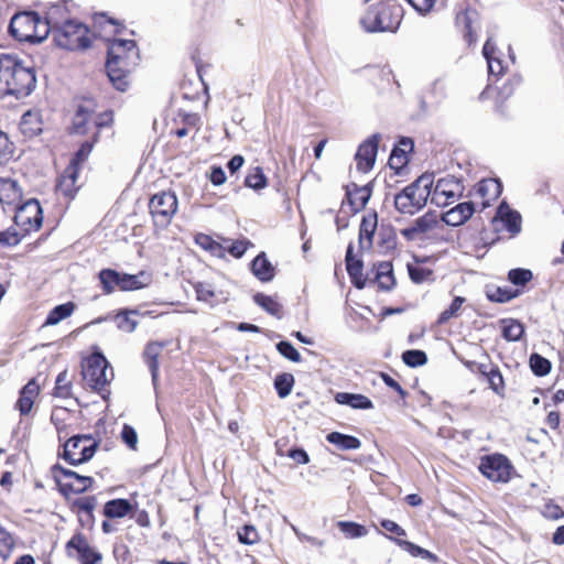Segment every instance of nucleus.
Segmentation results:
<instances>
[{"mask_svg":"<svg viewBox=\"0 0 564 564\" xmlns=\"http://www.w3.org/2000/svg\"><path fill=\"white\" fill-rule=\"evenodd\" d=\"M258 532L254 527L252 525H245L239 532H238V539L243 544H254L258 541Z\"/></svg>","mask_w":564,"mask_h":564,"instance_id":"53","label":"nucleus"},{"mask_svg":"<svg viewBox=\"0 0 564 564\" xmlns=\"http://www.w3.org/2000/svg\"><path fill=\"white\" fill-rule=\"evenodd\" d=\"M417 12L425 14L434 7L435 0H406Z\"/></svg>","mask_w":564,"mask_h":564,"instance_id":"57","label":"nucleus"},{"mask_svg":"<svg viewBox=\"0 0 564 564\" xmlns=\"http://www.w3.org/2000/svg\"><path fill=\"white\" fill-rule=\"evenodd\" d=\"M137 315L138 311L119 312L115 317L118 328L127 333H132L138 325V322L132 316Z\"/></svg>","mask_w":564,"mask_h":564,"instance_id":"39","label":"nucleus"},{"mask_svg":"<svg viewBox=\"0 0 564 564\" xmlns=\"http://www.w3.org/2000/svg\"><path fill=\"white\" fill-rule=\"evenodd\" d=\"M401 18L402 8L397 2H380L368 9L360 23L367 32H395Z\"/></svg>","mask_w":564,"mask_h":564,"instance_id":"5","label":"nucleus"},{"mask_svg":"<svg viewBox=\"0 0 564 564\" xmlns=\"http://www.w3.org/2000/svg\"><path fill=\"white\" fill-rule=\"evenodd\" d=\"M121 438L128 445L129 448H131V449L137 448L138 435H137L135 430L132 426H130L128 424L123 425V429L121 431Z\"/></svg>","mask_w":564,"mask_h":564,"instance_id":"54","label":"nucleus"},{"mask_svg":"<svg viewBox=\"0 0 564 564\" xmlns=\"http://www.w3.org/2000/svg\"><path fill=\"white\" fill-rule=\"evenodd\" d=\"M403 362L409 367H420L427 362V356L423 350L410 349L402 354Z\"/></svg>","mask_w":564,"mask_h":564,"instance_id":"44","label":"nucleus"},{"mask_svg":"<svg viewBox=\"0 0 564 564\" xmlns=\"http://www.w3.org/2000/svg\"><path fill=\"white\" fill-rule=\"evenodd\" d=\"M530 368L539 377L546 376L551 371V362L543 356L534 352L530 356Z\"/></svg>","mask_w":564,"mask_h":564,"instance_id":"41","label":"nucleus"},{"mask_svg":"<svg viewBox=\"0 0 564 564\" xmlns=\"http://www.w3.org/2000/svg\"><path fill=\"white\" fill-rule=\"evenodd\" d=\"M511 468L509 459L501 454L484 457L479 466L481 474L495 482L509 481Z\"/></svg>","mask_w":564,"mask_h":564,"instance_id":"12","label":"nucleus"},{"mask_svg":"<svg viewBox=\"0 0 564 564\" xmlns=\"http://www.w3.org/2000/svg\"><path fill=\"white\" fill-rule=\"evenodd\" d=\"M488 383L498 395L503 397L505 382L500 370L497 367H490L488 371Z\"/></svg>","mask_w":564,"mask_h":564,"instance_id":"48","label":"nucleus"},{"mask_svg":"<svg viewBox=\"0 0 564 564\" xmlns=\"http://www.w3.org/2000/svg\"><path fill=\"white\" fill-rule=\"evenodd\" d=\"M166 346V343L163 341H151L147 345L144 349V358L149 366L152 381L155 384L159 376V356L162 352L163 348Z\"/></svg>","mask_w":564,"mask_h":564,"instance_id":"26","label":"nucleus"},{"mask_svg":"<svg viewBox=\"0 0 564 564\" xmlns=\"http://www.w3.org/2000/svg\"><path fill=\"white\" fill-rule=\"evenodd\" d=\"M20 242V237L15 231L6 230L0 232V243L3 246H15Z\"/></svg>","mask_w":564,"mask_h":564,"instance_id":"59","label":"nucleus"},{"mask_svg":"<svg viewBox=\"0 0 564 564\" xmlns=\"http://www.w3.org/2000/svg\"><path fill=\"white\" fill-rule=\"evenodd\" d=\"M68 555L76 551L82 564H96L101 561V554L93 549L83 534H75L66 544Z\"/></svg>","mask_w":564,"mask_h":564,"instance_id":"16","label":"nucleus"},{"mask_svg":"<svg viewBox=\"0 0 564 564\" xmlns=\"http://www.w3.org/2000/svg\"><path fill=\"white\" fill-rule=\"evenodd\" d=\"M338 528L345 536L349 539L361 538L368 533V530L364 525L351 521H339Z\"/></svg>","mask_w":564,"mask_h":564,"instance_id":"42","label":"nucleus"},{"mask_svg":"<svg viewBox=\"0 0 564 564\" xmlns=\"http://www.w3.org/2000/svg\"><path fill=\"white\" fill-rule=\"evenodd\" d=\"M209 180L216 186L223 185L226 182L225 171L220 166L212 167Z\"/></svg>","mask_w":564,"mask_h":564,"instance_id":"63","label":"nucleus"},{"mask_svg":"<svg viewBox=\"0 0 564 564\" xmlns=\"http://www.w3.org/2000/svg\"><path fill=\"white\" fill-rule=\"evenodd\" d=\"M464 185L455 176L447 175L437 180L433 192L431 191V203L436 206H447L463 196Z\"/></svg>","mask_w":564,"mask_h":564,"instance_id":"11","label":"nucleus"},{"mask_svg":"<svg viewBox=\"0 0 564 564\" xmlns=\"http://www.w3.org/2000/svg\"><path fill=\"white\" fill-rule=\"evenodd\" d=\"M519 295V291L512 290L508 286L492 288L487 290V297L491 302L507 303Z\"/></svg>","mask_w":564,"mask_h":564,"instance_id":"37","label":"nucleus"},{"mask_svg":"<svg viewBox=\"0 0 564 564\" xmlns=\"http://www.w3.org/2000/svg\"><path fill=\"white\" fill-rule=\"evenodd\" d=\"M413 141L410 138H402L399 147H395L389 158L391 169L399 171L408 163V152L413 150Z\"/></svg>","mask_w":564,"mask_h":564,"instance_id":"21","label":"nucleus"},{"mask_svg":"<svg viewBox=\"0 0 564 564\" xmlns=\"http://www.w3.org/2000/svg\"><path fill=\"white\" fill-rule=\"evenodd\" d=\"M464 302L465 297L456 296L451 303L449 307L440 314L437 324L443 325L447 323L452 317L457 316L458 311L460 310Z\"/></svg>","mask_w":564,"mask_h":564,"instance_id":"50","label":"nucleus"},{"mask_svg":"<svg viewBox=\"0 0 564 564\" xmlns=\"http://www.w3.org/2000/svg\"><path fill=\"white\" fill-rule=\"evenodd\" d=\"M494 224L501 223L511 236H516L521 231V216L517 210L511 209L506 203H501L498 207Z\"/></svg>","mask_w":564,"mask_h":564,"instance_id":"18","label":"nucleus"},{"mask_svg":"<svg viewBox=\"0 0 564 564\" xmlns=\"http://www.w3.org/2000/svg\"><path fill=\"white\" fill-rule=\"evenodd\" d=\"M91 113L83 106H79L73 120L72 130L74 133L84 134L87 131L86 124Z\"/></svg>","mask_w":564,"mask_h":564,"instance_id":"43","label":"nucleus"},{"mask_svg":"<svg viewBox=\"0 0 564 564\" xmlns=\"http://www.w3.org/2000/svg\"><path fill=\"white\" fill-rule=\"evenodd\" d=\"M379 140L380 134L376 133L359 145L355 155L358 171L367 173L373 167L378 152Z\"/></svg>","mask_w":564,"mask_h":564,"instance_id":"14","label":"nucleus"},{"mask_svg":"<svg viewBox=\"0 0 564 564\" xmlns=\"http://www.w3.org/2000/svg\"><path fill=\"white\" fill-rule=\"evenodd\" d=\"M354 189L347 188V197L349 204L352 206L355 212H359L364 209L370 199L371 196V183H368L361 187H358L356 184H352Z\"/></svg>","mask_w":564,"mask_h":564,"instance_id":"25","label":"nucleus"},{"mask_svg":"<svg viewBox=\"0 0 564 564\" xmlns=\"http://www.w3.org/2000/svg\"><path fill=\"white\" fill-rule=\"evenodd\" d=\"M434 184L433 174H422L414 182L405 186L394 196L395 209L404 215H414L420 212L431 196Z\"/></svg>","mask_w":564,"mask_h":564,"instance_id":"4","label":"nucleus"},{"mask_svg":"<svg viewBox=\"0 0 564 564\" xmlns=\"http://www.w3.org/2000/svg\"><path fill=\"white\" fill-rule=\"evenodd\" d=\"M246 186L259 191L268 185L267 177L261 167H256L252 173H249L245 178Z\"/></svg>","mask_w":564,"mask_h":564,"instance_id":"45","label":"nucleus"},{"mask_svg":"<svg viewBox=\"0 0 564 564\" xmlns=\"http://www.w3.org/2000/svg\"><path fill=\"white\" fill-rule=\"evenodd\" d=\"M248 243L249 242H247V241H235L228 248V251L231 256H234L236 258H240L246 253Z\"/></svg>","mask_w":564,"mask_h":564,"instance_id":"64","label":"nucleus"},{"mask_svg":"<svg viewBox=\"0 0 564 564\" xmlns=\"http://www.w3.org/2000/svg\"><path fill=\"white\" fill-rule=\"evenodd\" d=\"M53 473H54V477L56 478H61L58 476V474H61L65 479H67V481H74L77 479V477L79 476V474H77L76 471L74 470H70V469H66L59 465H55L53 467Z\"/></svg>","mask_w":564,"mask_h":564,"instance_id":"61","label":"nucleus"},{"mask_svg":"<svg viewBox=\"0 0 564 564\" xmlns=\"http://www.w3.org/2000/svg\"><path fill=\"white\" fill-rule=\"evenodd\" d=\"M54 395L58 398H69L72 395V384L66 370L62 371L56 378Z\"/></svg>","mask_w":564,"mask_h":564,"instance_id":"47","label":"nucleus"},{"mask_svg":"<svg viewBox=\"0 0 564 564\" xmlns=\"http://www.w3.org/2000/svg\"><path fill=\"white\" fill-rule=\"evenodd\" d=\"M56 482L64 495L82 494L91 487L94 479L89 476L79 475L74 481H63L56 477Z\"/></svg>","mask_w":564,"mask_h":564,"instance_id":"29","label":"nucleus"},{"mask_svg":"<svg viewBox=\"0 0 564 564\" xmlns=\"http://www.w3.org/2000/svg\"><path fill=\"white\" fill-rule=\"evenodd\" d=\"M390 540L394 541L397 545H399L401 549H403L405 552H408L413 557H421L424 560H427L432 563H437L438 557L434 553L430 552L429 550H425L410 541L402 540L399 538H392L389 535H386Z\"/></svg>","mask_w":564,"mask_h":564,"instance_id":"28","label":"nucleus"},{"mask_svg":"<svg viewBox=\"0 0 564 564\" xmlns=\"http://www.w3.org/2000/svg\"><path fill=\"white\" fill-rule=\"evenodd\" d=\"M63 10L62 4H55L48 9V28L54 43L68 51L88 48L90 39L87 26L76 20L61 21L58 15Z\"/></svg>","mask_w":564,"mask_h":564,"instance_id":"3","label":"nucleus"},{"mask_svg":"<svg viewBox=\"0 0 564 564\" xmlns=\"http://www.w3.org/2000/svg\"><path fill=\"white\" fill-rule=\"evenodd\" d=\"M98 442L91 435H74L64 444L63 458L70 465H79L93 458Z\"/></svg>","mask_w":564,"mask_h":564,"instance_id":"9","label":"nucleus"},{"mask_svg":"<svg viewBox=\"0 0 564 564\" xmlns=\"http://www.w3.org/2000/svg\"><path fill=\"white\" fill-rule=\"evenodd\" d=\"M376 280L378 285L383 291H390L395 284L393 276V268L391 262H380L377 265Z\"/></svg>","mask_w":564,"mask_h":564,"instance_id":"33","label":"nucleus"},{"mask_svg":"<svg viewBox=\"0 0 564 564\" xmlns=\"http://www.w3.org/2000/svg\"><path fill=\"white\" fill-rule=\"evenodd\" d=\"M195 242L204 250L209 251L214 256H221L223 247L220 243L215 241L210 236L205 234H198L195 238Z\"/></svg>","mask_w":564,"mask_h":564,"instance_id":"46","label":"nucleus"},{"mask_svg":"<svg viewBox=\"0 0 564 564\" xmlns=\"http://www.w3.org/2000/svg\"><path fill=\"white\" fill-rule=\"evenodd\" d=\"M75 305L72 302L55 306L47 315L44 325H56L67 318L74 312Z\"/></svg>","mask_w":564,"mask_h":564,"instance_id":"36","label":"nucleus"},{"mask_svg":"<svg viewBox=\"0 0 564 564\" xmlns=\"http://www.w3.org/2000/svg\"><path fill=\"white\" fill-rule=\"evenodd\" d=\"M132 510V505L127 499H112L106 502L104 514L109 519L123 518Z\"/></svg>","mask_w":564,"mask_h":564,"instance_id":"32","label":"nucleus"},{"mask_svg":"<svg viewBox=\"0 0 564 564\" xmlns=\"http://www.w3.org/2000/svg\"><path fill=\"white\" fill-rule=\"evenodd\" d=\"M326 440L336 445L338 448L344 451L358 449L361 446V442L351 435L343 434L339 432H332L326 436Z\"/></svg>","mask_w":564,"mask_h":564,"instance_id":"34","label":"nucleus"},{"mask_svg":"<svg viewBox=\"0 0 564 564\" xmlns=\"http://www.w3.org/2000/svg\"><path fill=\"white\" fill-rule=\"evenodd\" d=\"M475 207L471 202H464L442 215V221L448 226H460L466 223L474 214Z\"/></svg>","mask_w":564,"mask_h":564,"instance_id":"19","label":"nucleus"},{"mask_svg":"<svg viewBox=\"0 0 564 564\" xmlns=\"http://www.w3.org/2000/svg\"><path fill=\"white\" fill-rule=\"evenodd\" d=\"M446 84L443 79L434 80L431 88V94L435 96L437 101H441L446 96Z\"/></svg>","mask_w":564,"mask_h":564,"instance_id":"58","label":"nucleus"},{"mask_svg":"<svg viewBox=\"0 0 564 564\" xmlns=\"http://www.w3.org/2000/svg\"><path fill=\"white\" fill-rule=\"evenodd\" d=\"M377 228V214L364 217L359 228V245L362 249L372 246V237Z\"/></svg>","mask_w":564,"mask_h":564,"instance_id":"31","label":"nucleus"},{"mask_svg":"<svg viewBox=\"0 0 564 564\" xmlns=\"http://www.w3.org/2000/svg\"><path fill=\"white\" fill-rule=\"evenodd\" d=\"M21 132L28 137L33 138L42 132V120L37 112H25L20 121Z\"/></svg>","mask_w":564,"mask_h":564,"instance_id":"30","label":"nucleus"},{"mask_svg":"<svg viewBox=\"0 0 564 564\" xmlns=\"http://www.w3.org/2000/svg\"><path fill=\"white\" fill-rule=\"evenodd\" d=\"M338 404L349 405L352 409L368 410L373 408L372 401L359 393L338 392L335 395Z\"/></svg>","mask_w":564,"mask_h":564,"instance_id":"27","label":"nucleus"},{"mask_svg":"<svg viewBox=\"0 0 564 564\" xmlns=\"http://www.w3.org/2000/svg\"><path fill=\"white\" fill-rule=\"evenodd\" d=\"M140 61L139 50L133 40L115 39L108 47L106 72L109 82L119 91H126L129 87L130 73Z\"/></svg>","mask_w":564,"mask_h":564,"instance_id":"2","label":"nucleus"},{"mask_svg":"<svg viewBox=\"0 0 564 564\" xmlns=\"http://www.w3.org/2000/svg\"><path fill=\"white\" fill-rule=\"evenodd\" d=\"M9 31L20 42H42L50 34L48 13L45 21L35 12L17 13L10 21Z\"/></svg>","mask_w":564,"mask_h":564,"instance_id":"6","label":"nucleus"},{"mask_svg":"<svg viewBox=\"0 0 564 564\" xmlns=\"http://www.w3.org/2000/svg\"><path fill=\"white\" fill-rule=\"evenodd\" d=\"M533 278L532 272L529 269L517 268L512 269L508 273V280L514 284L523 286L530 282Z\"/></svg>","mask_w":564,"mask_h":564,"instance_id":"49","label":"nucleus"},{"mask_svg":"<svg viewBox=\"0 0 564 564\" xmlns=\"http://www.w3.org/2000/svg\"><path fill=\"white\" fill-rule=\"evenodd\" d=\"M288 456L295 460L297 464L305 465L310 462L307 453L303 448H291Z\"/></svg>","mask_w":564,"mask_h":564,"instance_id":"60","label":"nucleus"},{"mask_svg":"<svg viewBox=\"0 0 564 564\" xmlns=\"http://www.w3.org/2000/svg\"><path fill=\"white\" fill-rule=\"evenodd\" d=\"M276 350L286 359L293 362H300L302 360L300 352L295 347L286 340H282L276 344Z\"/></svg>","mask_w":564,"mask_h":564,"instance_id":"52","label":"nucleus"},{"mask_svg":"<svg viewBox=\"0 0 564 564\" xmlns=\"http://www.w3.org/2000/svg\"><path fill=\"white\" fill-rule=\"evenodd\" d=\"M96 503L97 501L95 497H85L77 500L76 506L79 508V510L86 513H91L96 507Z\"/></svg>","mask_w":564,"mask_h":564,"instance_id":"62","label":"nucleus"},{"mask_svg":"<svg viewBox=\"0 0 564 564\" xmlns=\"http://www.w3.org/2000/svg\"><path fill=\"white\" fill-rule=\"evenodd\" d=\"M15 224L25 227V231L39 229L43 223L42 207L36 199H30L22 205L15 216Z\"/></svg>","mask_w":564,"mask_h":564,"instance_id":"13","label":"nucleus"},{"mask_svg":"<svg viewBox=\"0 0 564 564\" xmlns=\"http://www.w3.org/2000/svg\"><path fill=\"white\" fill-rule=\"evenodd\" d=\"M93 145H94V142H90V141L84 142L80 145L79 150L76 152L75 158L72 161H75L78 166L79 163H83L88 158V155L90 154V152L93 150Z\"/></svg>","mask_w":564,"mask_h":564,"instance_id":"56","label":"nucleus"},{"mask_svg":"<svg viewBox=\"0 0 564 564\" xmlns=\"http://www.w3.org/2000/svg\"><path fill=\"white\" fill-rule=\"evenodd\" d=\"M346 269L351 279L352 284L357 289H364L366 285V279L362 275V261L356 259L352 254V246L349 245L346 252Z\"/></svg>","mask_w":564,"mask_h":564,"instance_id":"20","label":"nucleus"},{"mask_svg":"<svg viewBox=\"0 0 564 564\" xmlns=\"http://www.w3.org/2000/svg\"><path fill=\"white\" fill-rule=\"evenodd\" d=\"M253 300L259 306H261L269 314L276 316V317H281L282 306L272 296H269V295H265L262 293H258L253 296Z\"/></svg>","mask_w":564,"mask_h":564,"instance_id":"38","label":"nucleus"},{"mask_svg":"<svg viewBox=\"0 0 564 564\" xmlns=\"http://www.w3.org/2000/svg\"><path fill=\"white\" fill-rule=\"evenodd\" d=\"M294 377L291 373H281L275 377L274 388L280 398H286L293 388Z\"/></svg>","mask_w":564,"mask_h":564,"instance_id":"40","label":"nucleus"},{"mask_svg":"<svg viewBox=\"0 0 564 564\" xmlns=\"http://www.w3.org/2000/svg\"><path fill=\"white\" fill-rule=\"evenodd\" d=\"M36 87L35 69L15 54H0V96L21 99Z\"/></svg>","mask_w":564,"mask_h":564,"instance_id":"1","label":"nucleus"},{"mask_svg":"<svg viewBox=\"0 0 564 564\" xmlns=\"http://www.w3.org/2000/svg\"><path fill=\"white\" fill-rule=\"evenodd\" d=\"M438 226H441L438 215L435 212H427L415 219L412 226L401 229L400 232L408 241H413Z\"/></svg>","mask_w":564,"mask_h":564,"instance_id":"15","label":"nucleus"},{"mask_svg":"<svg viewBox=\"0 0 564 564\" xmlns=\"http://www.w3.org/2000/svg\"><path fill=\"white\" fill-rule=\"evenodd\" d=\"M251 271L261 282H269L275 275V269L264 252H261L252 260Z\"/></svg>","mask_w":564,"mask_h":564,"instance_id":"23","label":"nucleus"},{"mask_svg":"<svg viewBox=\"0 0 564 564\" xmlns=\"http://www.w3.org/2000/svg\"><path fill=\"white\" fill-rule=\"evenodd\" d=\"M77 164L75 161H70L68 166L64 170L62 175L58 177L56 184V191L67 198H73L78 189L76 185L78 178Z\"/></svg>","mask_w":564,"mask_h":564,"instance_id":"17","label":"nucleus"},{"mask_svg":"<svg viewBox=\"0 0 564 564\" xmlns=\"http://www.w3.org/2000/svg\"><path fill=\"white\" fill-rule=\"evenodd\" d=\"M40 392V386L36 381L30 380L21 390L20 398L17 402V406L22 415L30 413L33 406L34 399Z\"/></svg>","mask_w":564,"mask_h":564,"instance_id":"22","label":"nucleus"},{"mask_svg":"<svg viewBox=\"0 0 564 564\" xmlns=\"http://www.w3.org/2000/svg\"><path fill=\"white\" fill-rule=\"evenodd\" d=\"M154 225L165 228L170 225L177 210V197L172 192H161L153 195L149 203Z\"/></svg>","mask_w":564,"mask_h":564,"instance_id":"10","label":"nucleus"},{"mask_svg":"<svg viewBox=\"0 0 564 564\" xmlns=\"http://www.w3.org/2000/svg\"><path fill=\"white\" fill-rule=\"evenodd\" d=\"M195 292H196L197 300L204 301V302H208L215 295L210 285L205 284V283H197L195 285Z\"/></svg>","mask_w":564,"mask_h":564,"instance_id":"55","label":"nucleus"},{"mask_svg":"<svg viewBox=\"0 0 564 564\" xmlns=\"http://www.w3.org/2000/svg\"><path fill=\"white\" fill-rule=\"evenodd\" d=\"M82 373L87 384L96 391H101L113 378L108 360L99 352L84 361Z\"/></svg>","mask_w":564,"mask_h":564,"instance_id":"8","label":"nucleus"},{"mask_svg":"<svg viewBox=\"0 0 564 564\" xmlns=\"http://www.w3.org/2000/svg\"><path fill=\"white\" fill-rule=\"evenodd\" d=\"M502 336L508 341H518L524 333V326L517 319L509 318L502 321Z\"/></svg>","mask_w":564,"mask_h":564,"instance_id":"35","label":"nucleus"},{"mask_svg":"<svg viewBox=\"0 0 564 564\" xmlns=\"http://www.w3.org/2000/svg\"><path fill=\"white\" fill-rule=\"evenodd\" d=\"M408 271L411 280L414 283H422L430 280L433 275V271L427 268L408 264Z\"/></svg>","mask_w":564,"mask_h":564,"instance_id":"51","label":"nucleus"},{"mask_svg":"<svg viewBox=\"0 0 564 564\" xmlns=\"http://www.w3.org/2000/svg\"><path fill=\"white\" fill-rule=\"evenodd\" d=\"M102 290L106 294L112 293L116 288L122 291H133L147 286L151 282L150 274L139 272L138 274L120 273L112 269H102L99 274Z\"/></svg>","mask_w":564,"mask_h":564,"instance_id":"7","label":"nucleus"},{"mask_svg":"<svg viewBox=\"0 0 564 564\" xmlns=\"http://www.w3.org/2000/svg\"><path fill=\"white\" fill-rule=\"evenodd\" d=\"M502 192V185L497 178L482 180L477 185V194L484 198V207L489 206L491 200L497 199Z\"/></svg>","mask_w":564,"mask_h":564,"instance_id":"24","label":"nucleus"}]
</instances>
